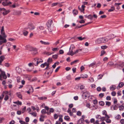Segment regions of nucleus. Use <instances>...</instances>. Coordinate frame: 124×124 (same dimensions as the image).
Listing matches in <instances>:
<instances>
[{
	"label": "nucleus",
	"mask_w": 124,
	"mask_h": 124,
	"mask_svg": "<svg viewBox=\"0 0 124 124\" xmlns=\"http://www.w3.org/2000/svg\"><path fill=\"white\" fill-rule=\"evenodd\" d=\"M38 99L39 100H43V99H46V98L44 97H38Z\"/></svg>",
	"instance_id": "nucleus-29"
},
{
	"label": "nucleus",
	"mask_w": 124,
	"mask_h": 124,
	"mask_svg": "<svg viewBox=\"0 0 124 124\" xmlns=\"http://www.w3.org/2000/svg\"><path fill=\"white\" fill-rule=\"evenodd\" d=\"M58 49L57 48H54L52 49V50L53 51H57Z\"/></svg>",
	"instance_id": "nucleus-61"
},
{
	"label": "nucleus",
	"mask_w": 124,
	"mask_h": 124,
	"mask_svg": "<svg viewBox=\"0 0 124 124\" xmlns=\"http://www.w3.org/2000/svg\"><path fill=\"white\" fill-rule=\"evenodd\" d=\"M58 3L57 2L55 3H53L52 4V7H53L54 6L57 5Z\"/></svg>",
	"instance_id": "nucleus-44"
},
{
	"label": "nucleus",
	"mask_w": 124,
	"mask_h": 124,
	"mask_svg": "<svg viewBox=\"0 0 124 124\" xmlns=\"http://www.w3.org/2000/svg\"><path fill=\"white\" fill-rule=\"evenodd\" d=\"M89 82H92L94 81V80L93 78H91L89 79Z\"/></svg>",
	"instance_id": "nucleus-34"
},
{
	"label": "nucleus",
	"mask_w": 124,
	"mask_h": 124,
	"mask_svg": "<svg viewBox=\"0 0 124 124\" xmlns=\"http://www.w3.org/2000/svg\"><path fill=\"white\" fill-rule=\"evenodd\" d=\"M29 51L31 52V53L33 54H36L38 53L37 49L35 48H31Z\"/></svg>",
	"instance_id": "nucleus-6"
},
{
	"label": "nucleus",
	"mask_w": 124,
	"mask_h": 124,
	"mask_svg": "<svg viewBox=\"0 0 124 124\" xmlns=\"http://www.w3.org/2000/svg\"><path fill=\"white\" fill-rule=\"evenodd\" d=\"M89 96L88 93L87 92H84L82 94V97L84 99H85L87 97Z\"/></svg>",
	"instance_id": "nucleus-7"
},
{
	"label": "nucleus",
	"mask_w": 124,
	"mask_h": 124,
	"mask_svg": "<svg viewBox=\"0 0 124 124\" xmlns=\"http://www.w3.org/2000/svg\"><path fill=\"white\" fill-rule=\"evenodd\" d=\"M88 77V76L87 74H85L84 75H83V76H82L81 78H87Z\"/></svg>",
	"instance_id": "nucleus-39"
},
{
	"label": "nucleus",
	"mask_w": 124,
	"mask_h": 124,
	"mask_svg": "<svg viewBox=\"0 0 124 124\" xmlns=\"http://www.w3.org/2000/svg\"><path fill=\"white\" fill-rule=\"evenodd\" d=\"M124 85V83L122 82L120 83L118 85V86L117 87V89H119L120 88L122 87Z\"/></svg>",
	"instance_id": "nucleus-11"
},
{
	"label": "nucleus",
	"mask_w": 124,
	"mask_h": 124,
	"mask_svg": "<svg viewBox=\"0 0 124 124\" xmlns=\"http://www.w3.org/2000/svg\"><path fill=\"white\" fill-rule=\"evenodd\" d=\"M52 61V59L51 58H48V60H47V62H51Z\"/></svg>",
	"instance_id": "nucleus-47"
},
{
	"label": "nucleus",
	"mask_w": 124,
	"mask_h": 124,
	"mask_svg": "<svg viewBox=\"0 0 124 124\" xmlns=\"http://www.w3.org/2000/svg\"><path fill=\"white\" fill-rule=\"evenodd\" d=\"M119 63L120 62H117L116 63V64L118 66L121 67H122L124 66V62H122L121 64Z\"/></svg>",
	"instance_id": "nucleus-16"
},
{
	"label": "nucleus",
	"mask_w": 124,
	"mask_h": 124,
	"mask_svg": "<svg viewBox=\"0 0 124 124\" xmlns=\"http://www.w3.org/2000/svg\"><path fill=\"white\" fill-rule=\"evenodd\" d=\"M99 104L100 105L102 106L104 105V103L103 101H101L99 102Z\"/></svg>",
	"instance_id": "nucleus-25"
},
{
	"label": "nucleus",
	"mask_w": 124,
	"mask_h": 124,
	"mask_svg": "<svg viewBox=\"0 0 124 124\" xmlns=\"http://www.w3.org/2000/svg\"><path fill=\"white\" fill-rule=\"evenodd\" d=\"M7 42L6 39L4 38L3 40L0 41V45H2L3 43H6Z\"/></svg>",
	"instance_id": "nucleus-15"
},
{
	"label": "nucleus",
	"mask_w": 124,
	"mask_h": 124,
	"mask_svg": "<svg viewBox=\"0 0 124 124\" xmlns=\"http://www.w3.org/2000/svg\"><path fill=\"white\" fill-rule=\"evenodd\" d=\"M70 118V117L68 116H65L64 117V119L68 121L69 120Z\"/></svg>",
	"instance_id": "nucleus-32"
},
{
	"label": "nucleus",
	"mask_w": 124,
	"mask_h": 124,
	"mask_svg": "<svg viewBox=\"0 0 124 124\" xmlns=\"http://www.w3.org/2000/svg\"><path fill=\"white\" fill-rule=\"evenodd\" d=\"M60 121V122H63V120L62 119L61 117H59V120L58 121Z\"/></svg>",
	"instance_id": "nucleus-64"
},
{
	"label": "nucleus",
	"mask_w": 124,
	"mask_h": 124,
	"mask_svg": "<svg viewBox=\"0 0 124 124\" xmlns=\"http://www.w3.org/2000/svg\"><path fill=\"white\" fill-rule=\"evenodd\" d=\"M95 43L96 44H99L102 43L101 38L98 39L95 41Z\"/></svg>",
	"instance_id": "nucleus-12"
},
{
	"label": "nucleus",
	"mask_w": 124,
	"mask_h": 124,
	"mask_svg": "<svg viewBox=\"0 0 124 124\" xmlns=\"http://www.w3.org/2000/svg\"><path fill=\"white\" fill-rule=\"evenodd\" d=\"M31 93H32L33 92V90L32 86H31L29 90Z\"/></svg>",
	"instance_id": "nucleus-41"
},
{
	"label": "nucleus",
	"mask_w": 124,
	"mask_h": 124,
	"mask_svg": "<svg viewBox=\"0 0 124 124\" xmlns=\"http://www.w3.org/2000/svg\"><path fill=\"white\" fill-rule=\"evenodd\" d=\"M101 4L100 3H98L97 4V7L98 8H100L101 6Z\"/></svg>",
	"instance_id": "nucleus-63"
},
{
	"label": "nucleus",
	"mask_w": 124,
	"mask_h": 124,
	"mask_svg": "<svg viewBox=\"0 0 124 124\" xmlns=\"http://www.w3.org/2000/svg\"><path fill=\"white\" fill-rule=\"evenodd\" d=\"M50 70L49 72V73H50V74H51L52 72H53V69L51 67V68H50Z\"/></svg>",
	"instance_id": "nucleus-56"
},
{
	"label": "nucleus",
	"mask_w": 124,
	"mask_h": 124,
	"mask_svg": "<svg viewBox=\"0 0 124 124\" xmlns=\"http://www.w3.org/2000/svg\"><path fill=\"white\" fill-rule=\"evenodd\" d=\"M107 46L106 45L102 46H101V48L102 49H104L107 48Z\"/></svg>",
	"instance_id": "nucleus-42"
},
{
	"label": "nucleus",
	"mask_w": 124,
	"mask_h": 124,
	"mask_svg": "<svg viewBox=\"0 0 124 124\" xmlns=\"http://www.w3.org/2000/svg\"><path fill=\"white\" fill-rule=\"evenodd\" d=\"M111 104V103L110 102L107 101L106 102V105L108 106H110Z\"/></svg>",
	"instance_id": "nucleus-31"
},
{
	"label": "nucleus",
	"mask_w": 124,
	"mask_h": 124,
	"mask_svg": "<svg viewBox=\"0 0 124 124\" xmlns=\"http://www.w3.org/2000/svg\"><path fill=\"white\" fill-rule=\"evenodd\" d=\"M73 14L75 15H77L78 13V12L77 10H74L73 11Z\"/></svg>",
	"instance_id": "nucleus-30"
},
{
	"label": "nucleus",
	"mask_w": 124,
	"mask_h": 124,
	"mask_svg": "<svg viewBox=\"0 0 124 124\" xmlns=\"http://www.w3.org/2000/svg\"><path fill=\"white\" fill-rule=\"evenodd\" d=\"M52 23H53V21L52 20H49L46 23V25L48 27V30L50 32H52L53 30L54 29L53 27L51 26Z\"/></svg>",
	"instance_id": "nucleus-3"
},
{
	"label": "nucleus",
	"mask_w": 124,
	"mask_h": 124,
	"mask_svg": "<svg viewBox=\"0 0 124 124\" xmlns=\"http://www.w3.org/2000/svg\"><path fill=\"white\" fill-rule=\"evenodd\" d=\"M20 123L21 124H25L26 123L24 121L21 120H20L19 121Z\"/></svg>",
	"instance_id": "nucleus-48"
},
{
	"label": "nucleus",
	"mask_w": 124,
	"mask_h": 124,
	"mask_svg": "<svg viewBox=\"0 0 124 124\" xmlns=\"http://www.w3.org/2000/svg\"><path fill=\"white\" fill-rule=\"evenodd\" d=\"M1 34H4V27L2 26L1 30Z\"/></svg>",
	"instance_id": "nucleus-24"
},
{
	"label": "nucleus",
	"mask_w": 124,
	"mask_h": 124,
	"mask_svg": "<svg viewBox=\"0 0 124 124\" xmlns=\"http://www.w3.org/2000/svg\"><path fill=\"white\" fill-rule=\"evenodd\" d=\"M8 99V96L7 95H6L4 98V99L5 101H7Z\"/></svg>",
	"instance_id": "nucleus-45"
},
{
	"label": "nucleus",
	"mask_w": 124,
	"mask_h": 124,
	"mask_svg": "<svg viewBox=\"0 0 124 124\" xmlns=\"http://www.w3.org/2000/svg\"><path fill=\"white\" fill-rule=\"evenodd\" d=\"M54 111V110L53 108H51L50 109L49 111V112H46V113L47 114L49 115L51 114V112H53Z\"/></svg>",
	"instance_id": "nucleus-17"
},
{
	"label": "nucleus",
	"mask_w": 124,
	"mask_h": 124,
	"mask_svg": "<svg viewBox=\"0 0 124 124\" xmlns=\"http://www.w3.org/2000/svg\"><path fill=\"white\" fill-rule=\"evenodd\" d=\"M111 95L113 96H115L116 94V93L114 91H113L111 93Z\"/></svg>",
	"instance_id": "nucleus-49"
},
{
	"label": "nucleus",
	"mask_w": 124,
	"mask_h": 124,
	"mask_svg": "<svg viewBox=\"0 0 124 124\" xmlns=\"http://www.w3.org/2000/svg\"><path fill=\"white\" fill-rule=\"evenodd\" d=\"M78 60H76L74 61H73L72 62L70 63V64L71 65H72L74 64H75L78 62Z\"/></svg>",
	"instance_id": "nucleus-22"
},
{
	"label": "nucleus",
	"mask_w": 124,
	"mask_h": 124,
	"mask_svg": "<svg viewBox=\"0 0 124 124\" xmlns=\"http://www.w3.org/2000/svg\"><path fill=\"white\" fill-rule=\"evenodd\" d=\"M58 115L57 114H54V119H57L58 118Z\"/></svg>",
	"instance_id": "nucleus-38"
},
{
	"label": "nucleus",
	"mask_w": 124,
	"mask_h": 124,
	"mask_svg": "<svg viewBox=\"0 0 124 124\" xmlns=\"http://www.w3.org/2000/svg\"><path fill=\"white\" fill-rule=\"evenodd\" d=\"M30 114H31L34 117H36L37 115V113L34 112H33L32 113H30Z\"/></svg>",
	"instance_id": "nucleus-43"
},
{
	"label": "nucleus",
	"mask_w": 124,
	"mask_h": 124,
	"mask_svg": "<svg viewBox=\"0 0 124 124\" xmlns=\"http://www.w3.org/2000/svg\"><path fill=\"white\" fill-rule=\"evenodd\" d=\"M77 39L80 40H82L84 39H85V37L82 38V37H77Z\"/></svg>",
	"instance_id": "nucleus-28"
},
{
	"label": "nucleus",
	"mask_w": 124,
	"mask_h": 124,
	"mask_svg": "<svg viewBox=\"0 0 124 124\" xmlns=\"http://www.w3.org/2000/svg\"><path fill=\"white\" fill-rule=\"evenodd\" d=\"M109 117L108 116H107L105 117V121L106 122L108 123H110L111 122V120L109 119Z\"/></svg>",
	"instance_id": "nucleus-9"
},
{
	"label": "nucleus",
	"mask_w": 124,
	"mask_h": 124,
	"mask_svg": "<svg viewBox=\"0 0 124 124\" xmlns=\"http://www.w3.org/2000/svg\"><path fill=\"white\" fill-rule=\"evenodd\" d=\"M87 18L89 19H92L93 16L91 15H89L87 16Z\"/></svg>",
	"instance_id": "nucleus-40"
},
{
	"label": "nucleus",
	"mask_w": 124,
	"mask_h": 124,
	"mask_svg": "<svg viewBox=\"0 0 124 124\" xmlns=\"http://www.w3.org/2000/svg\"><path fill=\"white\" fill-rule=\"evenodd\" d=\"M117 109V106L115 105H112L111 106V109L112 110H116Z\"/></svg>",
	"instance_id": "nucleus-10"
},
{
	"label": "nucleus",
	"mask_w": 124,
	"mask_h": 124,
	"mask_svg": "<svg viewBox=\"0 0 124 124\" xmlns=\"http://www.w3.org/2000/svg\"><path fill=\"white\" fill-rule=\"evenodd\" d=\"M115 118L116 119L119 120L121 118V116L120 115L118 114L115 117Z\"/></svg>",
	"instance_id": "nucleus-26"
},
{
	"label": "nucleus",
	"mask_w": 124,
	"mask_h": 124,
	"mask_svg": "<svg viewBox=\"0 0 124 124\" xmlns=\"http://www.w3.org/2000/svg\"><path fill=\"white\" fill-rule=\"evenodd\" d=\"M29 120V118L28 117H26L25 118V121L26 122H28Z\"/></svg>",
	"instance_id": "nucleus-55"
},
{
	"label": "nucleus",
	"mask_w": 124,
	"mask_h": 124,
	"mask_svg": "<svg viewBox=\"0 0 124 124\" xmlns=\"http://www.w3.org/2000/svg\"><path fill=\"white\" fill-rule=\"evenodd\" d=\"M82 50L81 49L80 50H75V46L73 45H71L69 49L68 53L67 54H77L80 51Z\"/></svg>",
	"instance_id": "nucleus-2"
},
{
	"label": "nucleus",
	"mask_w": 124,
	"mask_h": 124,
	"mask_svg": "<svg viewBox=\"0 0 124 124\" xmlns=\"http://www.w3.org/2000/svg\"><path fill=\"white\" fill-rule=\"evenodd\" d=\"M66 78L68 80H70L71 79V76L70 75H69L66 77Z\"/></svg>",
	"instance_id": "nucleus-36"
},
{
	"label": "nucleus",
	"mask_w": 124,
	"mask_h": 124,
	"mask_svg": "<svg viewBox=\"0 0 124 124\" xmlns=\"http://www.w3.org/2000/svg\"><path fill=\"white\" fill-rule=\"evenodd\" d=\"M58 56L57 55H53L52 57L53 58H54V59H56L58 57Z\"/></svg>",
	"instance_id": "nucleus-35"
},
{
	"label": "nucleus",
	"mask_w": 124,
	"mask_h": 124,
	"mask_svg": "<svg viewBox=\"0 0 124 124\" xmlns=\"http://www.w3.org/2000/svg\"><path fill=\"white\" fill-rule=\"evenodd\" d=\"M120 122L121 124H124V119H121L120 120Z\"/></svg>",
	"instance_id": "nucleus-53"
},
{
	"label": "nucleus",
	"mask_w": 124,
	"mask_h": 124,
	"mask_svg": "<svg viewBox=\"0 0 124 124\" xmlns=\"http://www.w3.org/2000/svg\"><path fill=\"white\" fill-rule=\"evenodd\" d=\"M116 88V86L114 85L111 86L110 87V89L111 90H115Z\"/></svg>",
	"instance_id": "nucleus-18"
},
{
	"label": "nucleus",
	"mask_w": 124,
	"mask_h": 124,
	"mask_svg": "<svg viewBox=\"0 0 124 124\" xmlns=\"http://www.w3.org/2000/svg\"><path fill=\"white\" fill-rule=\"evenodd\" d=\"M114 103L115 104H116L117 102V100L116 98H114L113 99Z\"/></svg>",
	"instance_id": "nucleus-51"
},
{
	"label": "nucleus",
	"mask_w": 124,
	"mask_h": 124,
	"mask_svg": "<svg viewBox=\"0 0 124 124\" xmlns=\"http://www.w3.org/2000/svg\"><path fill=\"white\" fill-rule=\"evenodd\" d=\"M95 64V63H92L91 64H90L88 66L90 68L91 67L93 68L94 67V65Z\"/></svg>",
	"instance_id": "nucleus-23"
},
{
	"label": "nucleus",
	"mask_w": 124,
	"mask_h": 124,
	"mask_svg": "<svg viewBox=\"0 0 124 124\" xmlns=\"http://www.w3.org/2000/svg\"><path fill=\"white\" fill-rule=\"evenodd\" d=\"M33 63L35 66H37L39 64L38 59H34L33 61Z\"/></svg>",
	"instance_id": "nucleus-8"
},
{
	"label": "nucleus",
	"mask_w": 124,
	"mask_h": 124,
	"mask_svg": "<svg viewBox=\"0 0 124 124\" xmlns=\"http://www.w3.org/2000/svg\"><path fill=\"white\" fill-rule=\"evenodd\" d=\"M111 9H110L108 10V12H111L115 10V8L114 6H112L111 7Z\"/></svg>",
	"instance_id": "nucleus-21"
},
{
	"label": "nucleus",
	"mask_w": 124,
	"mask_h": 124,
	"mask_svg": "<svg viewBox=\"0 0 124 124\" xmlns=\"http://www.w3.org/2000/svg\"><path fill=\"white\" fill-rule=\"evenodd\" d=\"M8 3L6 2H3L2 3V4L4 6L8 5Z\"/></svg>",
	"instance_id": "nucleus-37"
},
{
	"label": "nucleus",
	"mask_w": 124,
	"mask_h": 124,
	"mask_svg": "<svg viewBox=\"0 0 124 124\" xmlns=\"http://www.w3.org/2000/svg\"><path fill=\"white\" fill-rule=\"evenodd\" d=\"M121 91H119L117 92V94L118 96H121Z\"/></svg>",
	"instance_id": "nucleus-62"
},
{
	"label": "nucleus",
	"mask_w": 124,
	"mask_h": 124,
	"mask_svg": "<svg viewBox=\"0 0 124 124\" xmlns=\"http://www.w3.org/2000/svg\"><path fill=\"white\" fill-rule=\"evenodd\" d=\"M111 97L110 96H108L107 97L106 99L107 100H111Z\"/></svg>",
	"instance_id": "nucleus-57"
},
{
	"label": "nucleus",
	"mask_w": 124,
	"mask_h": 124,
	"mask_svg": "<svg viewBox=\"0 0 124 124\" xmlns=\"http://www.w3.org/2000/svg\"><path fill=\"white\" fill-rule=\"evenodd\" d=\"M28 33V31L26 30L24 31L23 32V35L25 36H27V35Z\"/></svg>",
	"instance_id": "nucleus-19"
},
{
	"label": "nucleus",
	"mask_w": 124,
	"mask_h": 124,
	"mask_svg": "<svg viewBox=\"0 0 124 124\" xmlns=\"http://www.w3.org/2000/svg\"><path fill=\"white\" fill-rule=\"evenodd\" d=\"M5 57L4 56L2 55L0 57V65H1V63L5 59ZM7 77L4 71H2L1 69H0V80H2V78L6 79Z\"/></svg>",
	"instance_id": "nucleus-1"
},
{
	"label": "nucleus",
	"mask_w": 124,
	"mask_h": 124,
	"mask_svg": "<svg viewBox=\"0 0 124 124\" xmlns=\"http://www.w3.org/2000/svg\"><path fill=\"white\" fill-rule=\"evenodd\" d=\"M39 28L40 30H43L44 29V27L42 26H40L39 27Z\"/></svg>",
	"instance_id": "nucleus-54"
},
{
	"label": "nucleus",
	"mask_w": 124,
	"mask_h": 124,
	"mask_svg": "<svg viewBox=\"0 0 124 124\" xmlns=\"http://www.w3.org/2000/svg\"><path fill=\"white\" fill-rule=\"evenodd\" d=\"M16 95L19 98H20L21 99H22V95L21 94V93L20 92L17 93H16Z\"/></svg>",
	"instance_id": "nucleus-14"
},
{
	"label": "nucleus",
	"mask_w": 124,
	"mask_h": 124,
	"mask_svg": "<svg viewBox=\"0 0 124 124\" xmlns=\"http://www.w3.org/2000/svg\"><path fill=\"white\" fill-rule=\"evenodd\" d=\"M59 53L60 54H62L64 53V51L62 50H60L59 51Z\"/></svg>",
	"instance_id": "nucleus-59"
},
{
	"label": "nucleus",
	"mask_w": 124,
	"mask_h": 124,
	"mask_svg": "<svg viewBox=\"0 0 124 124\" xmlns=\"http://www.w3.org/2000/svg\"><path fill=\"white\" fill-rule=\"evenodd\" d=\"M103 76V75L101 74L99 75L98 76V79H101Z\"/></svg>",
	"instance_id": "nucleus-27"
},
{
	"label": "nucleus",
	"mask_w": 124,
	"mask_h": 124,
	"mask_svg": "<svg viewBox=\"0 0 124 124\" xmlns=\"http://www.w3.org/2000/svg\"><path fill=\"white\" fill-rule=\"evenodd\" d=\"M93 103L94 104H96L97 103V100H95L93 101Z\"/></svg>",
	"instance_id": "nucleus-60"
},
{
	"label": "nucleus",
	"mask_w": 124,
	"mask_h": 124,
	"mask_svg": "<svg viewBox=\"0 0 124 124\" xmlns=\"http://www.w3.org/2000/svg\"><path fill=\"white\" fill-rule=\"evenodd\" d=\"M35 28V26L32 23H28L27 27L25 28V29L26 30L29 29L30 31H31L34 30Z\"/></svg>",
	"instance_id": "nucleus-4"
},
{
	"label": "nucleus",
	"mask_w": 124,
	"mask_h": 124,
	"mask_svg": "<svg viewBox=\"0 0 124 124\" xmlns=\"http://www.w3.org/2000/svg\"><path fill=\"white\" fill-rule=\"evenodd\" d=\"M104 96V93H100L99 94V96L101 98L102 97Z\"/></svg>",
	"instance_id": "nucleus-58"
},
{
	"label": "nucleus",
	"mask_w": 124,
	"mask_h": 124,
	"mask_svg": "<svg viewBox=\"0 0 124 124\" xmlns=\"http://www.w3.org/2000/svg\"><path fill=\"white\" fill-rule=\"evenodd\" d=\"M0 10L3 16H5L8 14L10 12L9 10H6L4 8H0Z\"/></svg>",
	"instance_id": "nucleus-5"
},
{
	"label": "nucleus",
	"mask_w": 124,
	"mask_h": 124,
	"mask_svg": "<svg viewBox=\"0 0 124 124\" xmlns=\"http://www.w3.org/2000/svg\"><path fill=\"white\" fill-rule=\"evenodd\" d=\"M102 43H105L107 42L108 41V40L107 39L105 38H101Z\"/></svg>",
	"instance_id": "nucleus-13"
},
{
	"label": "nucleus",
	"mask_w": 124,
	"mask_h": 124,
	"mask_svg": "<svg viewBox=\"0 0 124 124\" xmlns=\"http://www.w3.org/2000/svg\"><path fill=\"white\" fill-rule=\"evenodd\" d=\"M119 108H120L119 109V110L120 111H121L122 110H123V109L124 108V107L123 106H120L119 107Z\"/></svg>",
	"instance_id": "nucleus-52"
},
{
	"label": "nucleus",
	"mask_w": 124,
	"mask_h": 124,
	"mask_svg": "<svg viewBox=\"0 0 124 124\" xmlns=\"http://www.w3.org/2000/svg\"><path fill=\"white\" fill-rule=\"evenodd\" d=\"M80 89L81 90H82L84 88L85 86L84 85H81L80 86Z\"/></svg>",
	"instance_id": "nucleus-50"
},
{
	"label": "nucleus",
	"mask_w": 124,
	"mask_h": 124,
	"mask_svg": "<svg viewBox=\"0 0 124 124\" xmlns=\"http://www.w3.org/2000/svg\"><path fill=\"white\" fill-rule=\"evenodd\" d=\"M41 112L43 114H45L46 113V110L45 109H42L41 111Z\"/></svg>",
	"instance_id": "nucleus-46"
},
{
	"label": "nucleus",
	"mask_w": 124,
	"mask_h": 124,
	"mask_svg": "<svg viewBox=\"0 0 124 124\" xmlns=\"http://www.w3.org/2000/svg\"><path fill=\"white\" fill-rule=\"evenodd\" d=\"M102 114L103 115H105V117L107 116H108L107 115V112L105 110H104L102 111Z\"/></svg>",
	"instance_id": "nucleus-20"
},
{
	"label": "nucleus",
	"mask_w": 124,
	"mask_h": 124,
	"mask_svg": "<svg viewBox=\"0 0 124 124\" xmlns=\"http://www.w3.org/2000/svg\"><path fill=\"white\" fill-rule=\"evenodd\" d=\"M82 113L80 111H78L77 113V115L78 116H81Z\"/></svg>",
	"instance_id": "nucleus-33"
}]
</instances>
